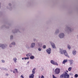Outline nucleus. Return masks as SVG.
<instances>
[{"label":"nucleus","mask_w":78,"mask_h":78,"mask_svg":"<svg viewBox=\"0 0 78 78\" xmlns=\"http://www.w3.org/2000/svg\"><path fill=\"white\" fill-rule=\"evenodd\" d=\"M70 77L69 75L66 72L64 74H63L60 76L61 78H69Z\"/></svg>","instance_id":"1"},{"label":"nucleus","mask_w":78,"mask_h":78,"mask_svg":"<svg viewBox=\"0 0 78 78\" xmlns=\"http://www.w3.org/2000/svg\"><path fill=\"white\" fill-rule=\"evenodd\" d=\"M55 74L58 75L60 73V69L57 68L55 69Z\"/></svg>","instance_id":"2"},{"label":"nucleus","mask_w":78,"mask_h":78,"mask_svg":"<svg viewBox=\"0 0 78 78\" xmlns=\"http://www.w3.org/2000/svg\"><path fill=\"white\" fill-rule=\"evenodd\" d=\"M51 64H53V65H55L56 66H58V64L57 62H55V61H53V60H52L51 61Z\"/></svg>","instance_id":"3"},{"label":"nucleus","mask_w":78,"mask_h":78,"mask_svg":"<svg viewBox=\"0 0 78 78\" xmlns=\"http://www.w3.org/2000/svg\"><path fill=\"white\" fill-rule=\"evenodd\" d=\"M63 53H64V55L66 56H67L68 58H69V56L68 55V54L67 53V51H66V50H64L63 51Z\"/></svg>","instance_id":"4"},{"label":"nucleus","mask_w":78,"mask_h":78,"mask_svg":"<svg viewBox=\"0 0 78 78\" xmlns=\"http://www.w3.org/2000/svg\"><path fill=\"white\" fill-rule=\"evenodd\" d=\"M59 37L60 38H63L64 37V34L63 33L61 34L60 35H59Z\"/></svg>","instance_id":"5"},{"label":"nucleus","mask_w":78,"mask_h":78,"mask_svg":"<svg viewBox=\"0 0 78 78\" xmlns=\"http://www.w3.org/2000/svg\"><path fill=\"white\" fill-rule=\"evenodd\" d=\"M46 51L48 54H50V53H51V49L49 48L48 49H47Z\"/></svg>","instance_id":"6"},{"label":"nucleus","mask_w":78,"mask_h":78,"mask_svg":"<svg viewBox=\"0 0 78 78\" xmlns=\"http://www.w3.org/2000/svg\"><path fill=\"white\" fill-rule=\"evenodd\" d=\"M51 45L53 48H56V46H55V44H54V43H51Z\"/></svg>","instance_id":"7"},{"label":"nucleus","mask_w":78,"mask_h":78,"mask_svg":"<svg viewBox=\"0 0 78 78\" xmlns=\"http://www.w3.org/2000/svg\"><path fill=\"white\" fill-rule=\"evenodd\" d=\"M2 47V49H4V48H5V46L4 44H0V47Z\"/></svg>","instance_id":"8"},{"label":"nucleus","mask_w":78,"mask_h":78,"mask_svg":"<svg viewBox=\"0 0 78 78\" xmlns=\"http://www.w3.org/2000/svg\"><path fill=\"white\" fill-rule=\"evenodd\" d=\"M13 73H18V71H17V69H15L13 71Z\"/></svg>","instance_id":"9"},{"label":"nucleus","mask_w":78,"mask_h":78,"mask_svg":"<svg viewBox=\"0 0 78 78\" xmlns=\"http://www.w3.org/2000/svg\"><path fill=\"white\" fill-rule=\"evenodd\" d=\"M27 56V57H29V56H32V54L31 53H29L27 54L26 55Z\"/></svg>","instance_id":"10"},{"label":"nucleus","mask_w":78,"mask_h":78,"mask_svg":"<svg viewBox=\"0 0 78 78\" xmlns=\"http://www.w3.org/2000/svg\"><path fill=\"white\" fill-rule=\"evenodd\" d=\"M35 70H36V68H34V69H33L32 71V74H34L35 73Z\"/></svg>","instance_id":"11"},{"label":"nucleus","mask_w":78,"mask_h":78,"mask_svg":"<svg viewBox=\"0 0 78 78\" xmlns=\"http://www.w3.org/2000/svg\"><path fill=\"white\" fill-rule=\"evenodd\" d=\"M30 78H34V74H32L30 76H29Z\"/></svg>","instance_id":"12"},{"label":"nucleus","mask_w":78,"mask_h":78,"mask_svg":"<svg viewBox=\"0 0 78 78\" xmlns=\"http://www.w3.org/2000/svg\"><path fill=\"white\" fill-rule=\"evenodd\" d=\"M34 46H35V43H32L31 44V47L32 48H33V47H34Z\"/></svg>","instance_id":"13"},{"label":"nucleus","mask_w":78,"mask_h":78,"mask_svg":"<svg viewBox=\"0 0 78 78\" xmlns=\"http://www.w3.org/2000/svg\"><path fill=\"white\" fill-rule=\"evenodd\" d=\"M69 61L70 62V64L71 65V64H72V63H73V60H69Z\"/></svg>","instance_id":"14"},{"label":"nucleus","mask_w":78,"mask_h":78,"mask_svg":"<svg viewBox=\"0 0 78 78\" xmlns=\"http://www.w3.org/2000/svg\"><path fill=\"white\" fill-rule=\"evenodd\" d=\"M67 62V59L64 60L62 62V64H65L66 62Z\"/></svg>","instance_id":"15"},{"label":"nucleus","mask_w":78,"mask_h":78,"mask_svg":"<svg viewBox=\"0 0 78 78\" xmlns=\"http://www.w3.org/2000/svg\"><path fill=\"white\" fill-rule=\"evenodd\" d=\"M30 58L31 59H33L34 58V56L31 55V56H30Z\"/></svg>","instance_id":"16"},{"label":"nucleus","mask_w":78,"mask_h":78,"mask_svg":"<svg viewBox=\"0 0 78 78\" xmlns=\"http://www.w3.org/2000/svg\"><path fill=\"white\" fill-rule=\"evenodd\" d=\"M76 51H73V54L74 55H76Z\"/></svg>","instance_id":"17"},{"label":"nucleus","mask_w":78,"mask_h":78,"mask_svg":"<svg viewBox=\"0 0 78 78\" xmlns=\"http://www.w3.org/2000/svg\"><path fill=\"white\" fill-rule=\"evenodd\" d=\"M13 60H14L15 62H17L16 61H17V58H14Z\"/></svg>","instance_id":"18"},{"label":"nucleus","mask_w":78,"mask_h":78,"mask_svg":"<svg viewBox=\"0 0 78 78\" xmlns=\"http://www.w3.org/2000/svg\"><path fill=\"white\" fill-rule=\"evenodd\" d=\"M71 69H72L71 67H70L68 68L69 71H71Z\"/></svg>","instance_id":"19"},{"label":"nucleus","mask_w":78,"mask_h":78,"mask_svg":"<svg viewBox=\"0 0 78 78\" xmlns=\"http://www.w3.org/2000/svg\"><path fill=\"white\" fill-rule=\"evenodd\" d=\"M68 48L69 49H70V48H71V47H70V46L68 45Z\"/></svg>","instance_id":"20"},{"label":"nucleus","mask_w":78,"mask_h":78,"mask_svg":"<svg viewBox=\"0 0 78 78\" xmlns=\"http://www.w3.org/2000/svg\"><path fill=\"white\" fill-rule=\"evenodd\" d=\"M24 59L26 60V59H29V57H25Z\"/></svg>","instance_id":"21"},{"label":"nucleus","mask_w":78,"mask_h":78,"mask_svg":"<svg viewBox=\"0 0 78 78\" xmlns=\"http://www.w3.org/2000/svg\"><path fill=\"white\" fill-rule=\"evenodd\" d=\"M13 39V36L11 35L10 36V39Z\"/></svg>","instance_id":"22"},{"label":"nucleus","mask_w":78,"mask_h":78,"mask_svg":"<svg viewBox=\"0 0 78 78\" xmlns=\"http://www.w3.org/2000/svg\"><path fill=\"white\" fill-rule=\"evenodd\" d=\"M78 74H76L75 75V77L76 78H77V77H78Z\"/></svg>","instance_id":"23"},{"label":"nucleus","mask_w":78,"mask_h":78,"mask_svg":"<svg viewBox=\"0 0 78 78\" xmlns=\"http://www.w3.org/2000/svg\"><path fill=\"white\" fill-rule=\"evenodd\" d=\"M12 45H15L16 43H15V42H13L12 43Z\"/></svg>","instance_id":"24"},{"label":"nucleus","mask_w":78,"mask_h":78,"mask_svg":"<svg viewBox=\"0 0 78 78\" xmlns=\"http://www.w3.org/2000/svg\"><path fill=\"white\" fill-rule=\"evenodd\" d=\"M43 48H46V46L45 45H44L43 46Z\"/></svg>","instance_id":"25"},{"label":"nucleus","mask_w":78,"mask_h":78,"mask_svg":"<svg viewBox=\"0 0 78 78\" xmlns=\"http://www.w3.org/2000/svg\"><path fill=\"white\" fill-rule=\"evenodd\" d=\"M52 76L53 78H57L56 77H55V76H54V75H52Z\"/></svg>","instance_id":"26"},{"label":"nucleus","mask_w":78,"mask_h":78,"mask_svg":"<svg viewBox=\"0 0 78 78\" xmlns=\"http://www.w3.org/2000/svg\"><path fill=\"white\" fill-rule=\"evenodd\" d=\"M60 53H61V54H62L63 53V52H62V50H60Z\"/></svg>","instance_id":"27"},{"label":"nucleus","mask_w":78,"mask_h":78,"mask_svg":"<svg viewBox=\"0 0 78 78\" xmlns=\"http://www.w3.org/2000/svg\"><path fill=\"white\" fill-rule=\"evenodd\" d=\"M38 50H39V51H41V48H39L38 49Z\"/></svg>","instance_id":"28"},{"label":"nucleus","mask_w":78,"mask_h":78,"mask_svg":"<svg viewBox=\"0 0 78 78\" xmlns=\"http://www.w3.org/2000/svg\"><path fill=\"white\" fill-rule=\"evenodd\" d=\"M21 78H24V77H23L22 75L21 76Z\"/></svg>","instance_id":"29"},{"label":"nucleus","mask_w":78,"mask_h":78,"mask_svg":"<svg viewBox=\"0 0 78 78\" xmlns=\"http://www.w3.org/2000/svg\"><path fill=\"white\" fill-rule=\"evenodd\" d=\"M41 78H44V76L43 75H42Z\"/></svg>","instance_id":"30"},{"label":"nucleus","mask_w":78,"mask_h":78,"mask_svg":"<svg viewBox=\"0 0 78 78\" xmlns=\"http://www.w3.org/2000/svg\"><path fill=\"white\" fill-rule=\"evenodd\" d=\"M38 45H39V46H40L41 47V46L42 44H41L40 45V44H39Z\"/></svg>","instance_id":"31"},{"label":"nucleus","mask_w":78,"mask_h":78,"mask_svg":"<svg viewBox=\"0 0 78 78\" xmlns=\"http://www.w3.org/2000/svg\"><path fill=\"white\" fill-rule=\"evenodd\" d=\"M2 62L4 63V62H5V60H2Z\"/></svg>","instance_id":"32"},{"label":"nucleus","mask_w":78,"mask_h":78,"mask_svg":"<svg viewBox=\"0 0 78 78\" xmlns=\"http://www.w3.org/2000/svg\"><path fill=\"white\" fill-rule=\"evenodd\" d=\"M6 76H8V75H9V74H6Z\"/></svg>","instance_id":"33"},{"label":"nucleus","mask_w":78,"mask_h":78,"mask_svg":"<svg viewBox=\"0 0 78 78\" xmlns=\"http://www.w3.org/2000/svg\"><path fill=\"white\" fill-rule=\"evenodd\" d=\"M11 45H9L10 47H11Z\"/></svg>","instance_id":"34"},{"label":"nucleus","mask_w":78,"mask_h":78,"mask_svg":"<svg viewBox=\"0 0 78 78\" xmlns=\"http://www.w3.org/2000/svg\"><path fill=\"white\" fill-rule=\"evenodd\" d=\"M22 59H23V60L24 59V58H22Z\"/></svg>","instance_id":"35"},{"label":"nucleus","mask_w":78,"mask_h":78,"mask_svg":"<svg viewBox=\"0 0 78 78\" xmlns=\"http://www.w3.org/2000/svg\"><path fill=\"white\" fill-rule=\"evenodd\" d=\"M66 72H68V71L67 70Z\"/></svg>","instance_id":"36"},{"label":"nucleus","mask_w":78,"mask_h":78,"mask_svg":"<svg viewBox=\"0 0 78 78\" xmlns=\"http://www.w3.org/2000/svg\"><path fill=\"white\" fill-rule=\"evenodd\" d=\"M27 63H29V62H27Z\"/></svg>","instance_id":"37"},{"label":"nucleus","mask_w":78,"mask_h":78,"mask_svg":"<svg viewBox=\"0 0 78 78\" xmlns=\"http://www.w3.org/2000/svg\"><path fill=\"white\" fill-rule=\"evenodd\" d=\"M9 5H10V4H9Z\"/></svg>","instance_id":"38"},{"label":"nucleus","mask_w":78,"mask_h":78,"mask_svg":"<svg viewBox=\"0 0 78 78\" xmlns=\"http://www.w3.org/2000/svg\"><path fill=\"white\" fill-rule=\"evenodd\" d=\"M0 5H1V3H0Z\"/></svg>","instance_id":"39"},{"label":"nucleus","mask_w":78,"mask_h":78,"mask_svg":"<svg viewBox=\"0 0 78 78\" xmlns=\"http://www.w3.org/2000/svg\"><path fill=\"white\" fill-rule=\"evenodd\" d=\"M39 78H40V77H39Z\"/></svg>","instance_id":"40"}]
</instances>
